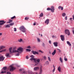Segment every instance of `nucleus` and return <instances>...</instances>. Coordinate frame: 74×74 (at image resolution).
<instances>
[{
  "mask_svg": "<svg viewBox=\"0 0 74 74\" xmlns=\"http://www.w3.org/2000/svg\"><path fill=\"white\" fill-rule=\"evenodd\" d=\"M16 47H14L13 48L12 53H16L19 52V53H22L23 52V49L21 47H20L17 49V50H16Z\"/></svg>",
  "mask_w": 74,
  "mask_h": 74,
  "instance_id": "obj_1",
  "label": "nucleus"
},
{
  "mask_svg": "<svg viewBox=\"0 0 74 74\" xmlns=\"http://www.w3.org/2000/svg\"><path fill=\"white\" fill-rule=\"evenodd\" d=\"M20 30L23 32V33H25L26 32V28L24 27L23 26H21L19 28Z\"/></svg>",
  "mask_w": 74,
  "mask_h": 74,
  "instance_id": "obj_2",
  "label": "nucleus"
},
{
  "mask_svg": "<svg viewBox=\"0 0 74 74\" xmlns=\"http://www.w3.org/2000/svg\"><path fill=\"white\" fill-rule=\"evenodd\" d=\"M40 59H36V62H34L35 66H38L40 64Z\"/></svg>",
  "mask_w": 74,
  "mask_h": 74,
  "instance_id": "obj_3",
  "label": "nucleus"
},
{
  "mask_svg": "<svg viewBox=\"0 0 74 74\" xmlns=\"http://www.w3.org/2000/svg\"><path fill=\"white\" fill-rule=\"evenodd\" d=\"M65 33L66 34H68V36H70V33L69 29H65Z\"/></svg>",
  "mask_w": 74,
  "mask_h": 74,
  "instance_id": "obj_4",
  "label": "nucleus"
},
{
  "mask_svg": "<svg viewBox=\"0 0 74 74\" xmlns=\"http://www.w3.org/2000/svg\"><path fill=\"white\" fill-rule=\"evenodd\" d=\"M10 71H12L15 69V68L12 66V65H10Z\"/></svg>",
  "mask_w": 74,
  "mask_h": 74,
  "instance_id": "obj_5",
  "label": "nucleus"
},
{
  "mask_svg": "<svg viewBox=\"0 0 74 74\" xmlns=\"http://www.w3.org/2000/svg\"><path fill=\"white\" fill-rule=\"evenodd\" d=\"M3 70L1 72V74H3V73H5L6 71L5 70L7 69V67H4L3 68Z\"/></svg>",
  "mask_w": 74,
  "mask_h": 74,
  "instance_id": "obj_6",
  "label": "nucleus"
},
{
  "mask_svg": "<svg viewBox=\"0 0 74 74\" xmlns=\"http://www.w3.org/2000/svg\"><path fill=\"white\" fill-rule=\"evenodd\" d=\"M28 73L29 74H38V73L36 72H33L32 71H29L28 72Z\"/></svg>",
  "mask_w": 74,
  "mask_h": 74,
  "instance_id": "obj_7",
  "label": "nucleus"
},
{
  "mask_svg": "<svg viewBox=\"0 0 74 74\" xmlns=\"http://www.w3.org/2000/svg\"><path fill=\"white\" fill-rule=\"evenodd\" d=\"M32 53L34 55H38V52L36 51H31Z\"/></svg>",
  "mask_w": 74,
  "mask_h": 74,
  "instance_id": "obj_8",
  "label": "nucleus"
},
{
  "mask_svg": "<svg viewBox=\"0 0 74 74\" xmlns=\"http://www.w3.org/2000/svg\"><path fill=\"white\" fill-rule=\"evenodd\" d=\"M5 23V21L4 22V21H0V26H2L3 25H4Z\"/></svg>",
  "mask_w": 74,
  "mask_h": 74,
  "instance_id": "obj_9",
  "label": "nucleus"
},
{
  "mask_svg": "<svg viewBox=\"0 0 74 74\" xmlns=\"http://www.w3.org/2000/svg\"><path fill=\"white\" fill-rule=\"evenodd\" d=\"M51 10L52 12H54V11H55V8L53 6H52L51 7Z\"/></svg>",
  "mask_w": 74,
  "mask_h": 74,
  "instance_id": "obj_10",
  "label": "nucleus"
},
{
  "mask_svg": "<svg viewBox=\"0 0 74 74\" xmlns=\"http://www.w3.org/2000/svg\"><path fill=\"white\" fill-rule=\"evenodd\" d=\"M40 68L38 67H35L34 68V71H38L39 70V69Z\"/></svg>",
  "mask_w": 74,
  "mask_h": 74,
  "instance_id": "obj_11",
  "label": "nucleus"
},
{
  "mask_svg": "<svg viewBox=\"0 0 74 74\" xmlns=\"http://www.w3.org/2000/svg\"><path fill=\"white\" fill-rule=\"evenodd\" d=\"M60 37H61V40H62V41L64 40V36H63V35H61L60 36Z\"/></svg>",
  "mask_w": 74,
  "mask_h": 74,
  "instance_id": "obj_12",
  "label": "nucleus"
},
{
  "mask_svg": "<svg viewBox=\"0 0 74 74\" xmlns=\"http://www.w3.org/2000/svg\"><path fill=\"white\" fill-rule=\"evenodd\" d=\"M4 57L3 56H1L0 57V61H3L4 60Z\"/></svg>",
  "mask_w": 74,
  "mask_h": 74,
  "instance_id": "obj_13",
  "label": "nucleus"
},
{
  "mask_svg": "<svg viewBox=\"0 0 74 74\" xmlns=\"http://www.w3.org/2000/svg\"><path fill=\"white\" fill-rule=\"evenodd\" d=\"M45 23H46L47 25H48V23H49V19H47L45 21Z\"/></svg>",
  "mask_w": 74,
  "mask_h": 74,
  "instance_id": "obj_14",
  "label": "nucleus"
},
{
  "mask_svg": "<svg viewBox=\"0 0 74 74\" xmlns=\"http://www.w3.org/2000/svg\"><path fill=\"white\" fill-rule=\"evenodd\" d=\"M5 56L7 58H9L10 57V53H7L5 54Z\"/></svg>",
  "mask_w": 74,
  "mask_h": 74,
  "instance_id": "obj_15",
  "label": "nucleus"
},
{
  "mask_svg": "<svg viewBox=\"0 0 74 74\" xmlns=\"http://www.w3.org/2000/svg\"><path fill=\"white\" fill-rule=\"evenodd\" d=\"M5 48V47L4 46H0V50H1V49H4V48Z\"/></svg>",
  "mask_w": 74,
  "mask_h": 74,
  "instance_id": "obj_16",
  "label": "nucleus"
},
{
  "mask_svg": "<svg viewBox=\"0 0 74 74\" xmlns=\"http://www.w3.org/2000/svg\"><path fill=\"white\" fill-rule=\"evenodd\" d=\"M56 50H54L53 51L52 53V55L53 56V55H55V53H56Z\"/></svg>",
  "mask_w": 74,
  "mask_h": 74,
  "instance_id": "obj_17",
  "label": "nucleus"
},
{
  "mask_svg": "<svg viewBox=\"0 0 74 74\" xmlns=\"http://www.w3.org/2000/svg\"><path fill=\"white\" fill-rule=\"evenodd\" d=\"M12 47H10L9 49V51L10 53H12V52L11 51V50H12Z\"/></svg>",
  "mask_w": 74,
  "mask_h": 74,
  "instance_id": "obj_18",
  "label": "nucleus"
},
{
  "mask_svg": "<svg viewBox=\"0 0 74 74\" xmlns=\"http://www.w3.org/2000/svg\"><path fill=\"white\" fill-rule=\"evenodd\" d=\"M58 43L57 42H54L53 43V44L55 47H58Z\"/></svg>",
  "mask_w": 74,
  "mask_h": 74,
  "instance_id": "obj_19",
  "label": "nucleus"
},
{
  "mask_svg": "<svg viewBox=\"0 0 74 74\" xmlns=\"http://www.w3.org/2000/svg\"><path fill=\"white\" fill-rule=\"evenodd\" d=\"M23 72H22L21 73L22 74H27V72L26 71H25V70H24V71H23Z\"/></svg>",
  "mask_w": 74,
  "mask_h": 74,
  "instance_id": "obj_20",
  "label": "nucleus"
},
{
  "mask_svg": "<svg viewBox=\"0 0 74 74\" xmlns=\"http://www.w3.org/2000/svg\"><path fill=\"white\" fill-rule=\"evenodd\" d=\"M30 60L31 61L34 60V62H36V58H32L30 59Z\"/></svg>",
  "mask_w": 74,
  "mask_h": 74,
  "instance_id": "obj_21",
  "label": "nucleus"
},
{
  "mask_svg": "<svg viewBox=\"0 0 74 74\" xmlns=\"http://www.w3.org/2000/svg\"><path fill=\"white\" fill-rule=\"evenodd\" d=\"M58 71H59V72H60V71H61V68L60 66L58 67Z\"/></svg>",
  "mask_w": 74,
  "mask_h": 74,
  "instance_id": "obj_22",
  "label": "nucleus"
},
{
  "mask_svg": "<svg viewBox=\"0 0 74 74\" xmlns=\"http://www.w3.org/2000/svg\"><path fill=\"white\" fill-rule=\"evenodd\" d=\"M42 74V70L40 69V72L38 74Z\"/></svg>",
  "mask_w": 74,
  "mask_h": 74,
  "instance_id": "obj_23",
  "label": "nucleus"
},
{
  "mask_svg": "<svg viewBox=\"0 0 74 74\" xmlns=\"http://www.w3.org/2000/svg\"><path fill=\"white\" fill-rule=\"evenodd\" d=\"M7 51L6 49H4L2 50V51H0V52H5Z\"/></svg>",
  "mask_w": 74,
  "mask_h": 74,
  "instance_id": "obj_24",
  "label": "nucleus"
},
{
  "mask_svg": "<svg viewBox=\"0 0 74 74\" xmlns=\"http://www.w3.org/2000/svg\"><path fill=\"white\" fill-rule=\"evenodd\" d=\"M16 53H18L16 54V56H19V55L20 53H22L17 52Z\"/></svg>",
  "mask_w": 74,
  "mask_h": 74,
  "instance_id": "obj_25",
  "label": "nucleus"
},
{
  "mask_svg": "<svg viewBox=\"0 0 74 74\" xmlns=\"http://www.w3.org/2000/svg\"><path fill=\"white\" fill-rule=\"evenodd\" d=\"M10 27V24H8L6 25V26H5V27Z\"/></svg>",
  "mask_w": 74,
  "mask_h": 74,
  "instance_id": "obj_26",
  "label": "nucleus"
},
{
  "mask_svg": "<svg viewBox=\"0 0 74 74\" xmlns=\"http://www.w3.org/2000/svg\"><path fill=\"white\" fill-rule=\"evenodd\" d=\"M60 60L61 62V63H63V60H62V58L60 57Z\"/></svg>",
  "mask_w": 74,
  "mask_h": 74,
  "instance_id": "obj_27",
  "label": "nucleus"
},
{
  "mask_svg": "<svg viewBox=\"0 0 74 74\" xmlns=\"http://www.w3.org/2000/svg\"><path fill=\"white\" fill-rule=\"evenodd\" d=\"M67 44H68V45H69L70 46H71V44H70V42H69V41H67Z\"/></svg>",
  "mask_w": 74,
  "mask_h": 74,
  "instance_id": "obj_28",
  "label": "nucleus"
},
{
  "mask_svg": "<svg viewBox=\"0 0 74 74\" xmlns=\"http://www.w3.org/2000/svg\"><path fill=\"white\" fill-rule=\"evenodd\" d=\"M64 60L67 61L68 60L67 58H66V57L65 56L64 58Z\"/></svg>",
  "mask_w": 74,
  "mask_h": 74,
  "instance_id": "obj_29",
  "label": "nucleus"
},
{
  "mask_svg": "<svg viewBox=\"0 0 74 74\" xmlns=\"http://www.w3.org/2000/svg\"><path fill=\"white\" fill-rule=\"evenodd\" d=\"M47 59L48 60L49 62H51V58H50V57H48L47 58Z\"/></svg>",
  "mask_w": 74,
  "mask_h": 74,
  "instance_id": "obj_30",
  "label": "nucleus"
},
{
  "mask_svg": "<svg viewBox=\"0 0 74 74\" xmlns=\"http://www.w3.org/2000/svg\"><path fill=\"white\" fill-rule=\"evenodd\" d=\"M22 40H23L21 38L20 39H18V42H22Z\"/></svg>",
  "mask_w": 74,
  "mask_h": 74,
  "instance_id": "obj_31",
  "label": "nucleus"
},
{
  "mask_svg": "<svg viewBox=\"0 0 74 74\" xmlns=\"http://www.w3.org/2000/svg\"><path fill=\"white\" fill-rule=\"evenodd\" d=\"M66 15V14H65V13H64L62 14V16L64 17Z\"/></svg>",
  "mask_w": 74,
  "mask_h": 74,
  "instance_id": "obj_32",
  "label": "nucleus"
},
{
  "mask_svg": "<svg viewBox=\"0 0 74 74\" xmlns=\"http://www.w3.org/2000/svg\"><path fill=\"white\" fill-rule=\"evenodd\" d=\"M43 13H42L40 14V17H42V16H43Z\"/></svg>",
  "mask_w": 74,
  "mask_h": 74,
  "instance_id": "obj_33",
  "label": "nucleus"
},
{
  "mask_svg": "<svg viewBox=\"0 0 74 74\" xmlns=\"http://www.w3.org/2000/svg\"><path fill=\"white\" fill-rule=\"evenodd\" d=\"M12 22V20L11 19H9V21L8 22V23H11V22Z\"/></svg>",
  "mask_w": 74,
  "mask_h": 74,
  "instance_id": "obj_34",
  "label": "nucleus"
},
{
  "mask_svg": "<svg viewBox=\"0 0 74 74\" xmlns=\"http://www.w3.org/2000/svg\"><path fill=\"white\" fill-rule=\"evenodd\" d=\"M29 56L30 58H34V56L33 55H30Z\"/></svg>",
  "mask_w": 74,
  "mask_h": 74,
  "instance_id": "obj_35",
  "label": "nucleus"
},
{
  "mask_svg": "<svg viewBox=\"0 0 74 74\" xmlns=\"http://www.w3.org/2000/svg\"><path fill=\"white\" fill-rule=\"evenodd\" d=\"M14 25V23H12L10 24H9V25H10V26H13Z\"/></svg>",
  "mask_w": 74,
  "mask_h": 74,
  "instance_id": "obj_36",
  "label": "nucleus"
},
{
  "mask_svg": "<svg viewBox=\"0 0 74 74\" xmlns=\"http://www.w3.org/2000/svg\"><path fill=\"white\" fill-rule=\"evenodd\" d=\"M26 50L27 51H28V52H30L31 51V49H27Z\"/></svg>",
  "mask_w": 74,
  "mask_h": 74,
  "instance_id": "obj_37",
  "label": "nucleus"
},
{
  "mask_svg": "<svg viewBox=\"0 0 74 74\" xmlns=\"http://www.w3.org/2000/svg\"><path fill=\"white\" fill-rule=\"evenodd\" d=\"M20 71H24V69H19Z\"/></svg>",
  "mask_w": 74,
  "mask_h": 74,
  "instance_id": "obj_38",
  "label": "nucleus"
},
{
  "mask_svg": "<svg viewBox=\"0 0 74 74\" xmlns=\"http://www.w3.org/2000/svg\"><path fill=\"white\" fill-rule=\"evenodd\" d=\"M37 40L38 42H40V38H37Z\"/></svg>",
  "mask_w": 74,
  "mask_h": 74,
  "instance_id": "obj_39",
  "label": "nucleus"
},
{
  "mask_svg": "<svg viewBox=\"0 0 74 74\" xmlns=\"http://www.w3.org/2000/svg\"><path fill=\"white\" fill-rule=\"evenodd\" d=\"M16 17L15 16H14L12 17H11V19H14V18H15Z\"/></svg>",
  "mask_w": 74,
  "mask_h": 74,
  "instance_id": "obj_40",
  "label": "nucleus"
},
{
  "mask_svg": "<svg viewBox=\"0 0 74 74\" xmlns=\"http://www.w3.org/2000/svg\"><path fill=\"white\" fill-rule=\"evenodd\" d=\"M26 48H28L29 49H31V47H30V46H27V47H26Z\"/></svg>",
  "mask_w": 74,
  "mask_h": 74,
  "instance_id": "obj_41",
  "label": "nucleus"
},
{
  "mask_svg": "<svg viewBox=\"0 0 74 74\" xmlns=\"http://www.w3.org/2000/svg\"><path fill=\"white\" fill-rule=\"evenodd\" d=\"M47 11H49L50 10H51V8H47Z\"/></svg>",
  "mask_w": 74,
  "mask_h": 74,
  "instance_id": "obj_42",
  "label": "nucleus"
},
{
  "mask_svg": "<svg viewBox=\"0 0 74 74\" xmlns=\"http://www.w3.org/2000/svg\"><path fill=\"white\" fill-rule=\"evenodd\" d=\"M52 37V38H56V36L53 35Z\"/></svg>",
  "mask_w": 74,
  "mask_h": 74,
  "instance_id": "obj_43",
  "label": "nucleus"
},
{
  "mask_svg": "<svg viewBox=\"0 0 74 74\" xmlns=\"http://www.w3.org/2000/svg\"><path fill=\"white\" fill-rule=\"evenodd\" d=\"M45 64H49V62H48V61H47L46 62Z\"/></svg>",
  "mask_w": 74,
  "mask_h": 74,
  "instance_id": "obj_44",
  "label": "nucleus"
},
{
  "mask_svg": "<svg viewBox=\"0 0 74 74\" xmlns=\"http://www.w3.org/2000/svg\"><path fill=\"white\" fill-rule=\"evenodd\" d=\"M43 58H44L45 60H47V57L44 56L43 57Z\"/></svg>",
  "mask_w": 74,
  "mask_h": 74,
  "instance_id": "obj_45",
  "label": "nucleus"
},
{
  "mask_svg": "<svg viewBox=\"0 0 74 74\" xmlns=\"http://www.w3.org/2000/svg\"><path fill=\"white\" fill-rule=\"evenodd\" d=\"M14 32H16V28H14Z\"/></svg>",
  "mask_w": 74,
  "mask_h": 74,
  "instance_id": "obj_46",
  "label": "nucleus"
},
{
  "mask_svg": "<svg viewBox=\"0 0 74 74\" xmlns=\"http://www.w3.org/2000/svg\"><path fill=\"white\" fill-rule=\"evenodd\" d=\"M7 74H11V73L10 72H7Z\"/></svg>",
  "mask_w": 74,
  "mask_h": 74,
  "instance_id": "obj_47",
  "label": "nucleus"
},
{
  "mask_svg": "<svg viewBox=\"0 0 74 74\" xmlns=\"http://www.w3.org/2000/svg\"><path fill=\"white\" fill-rule=\"evenodd\" d=\"M49 44H51V40H49Z\"/></svg>",
  "mask_w": 74,
  "mask_h": 74,
  "instance_id": "obj_48",
  "label": "nucleus"
},
{
  "mask_svg": "<svg viewBox=\"0 0 74 74\" xmlns=\"http://www.w3.org/2000/svg\"><path fill=\"white\" fill-rule=\"evenodd\" d=\"M29 19V18H28L27 17H25V20H27V19Z\"/></svg>",
  "mask_w": 74,
  "mask_h": 74,
  "instance_id": "obj_49",
  "label": "nucleus"
},
{
  "mask_svg": "<svg viewBox=\"0 0 74 74\" xmlns=\"http://www.w3.org/2000/svg\"><path fill=\"white\" fill-rule=\"evenodd\" d=\"M61 7H61V6H60L58 7V9H60V8H61Z\"/></svg>",
  "mask_w": 74,
  "mask_h": 74,
  "instance_id": "obj_50",
  "label": "nucleus"
},
{
  "mask_svg": "<svg viewBox=\"0 0 74 74\" xmlns=\"http://www.w3.org/2000/svg\"><path fill=\"white\" fill-rule=\"evenodd\" d=\"M57 50H58L59 51V52H61V50H60V49H57Z\"/></svg>",
  "mask_w": 74,
  "mask_h": 74,
  "instance_id": "obj_51",
  "label": "nucleus"
},
{
  "mask_svg": "<svg viewBox=\"0 0 74 74\" xmlns=\"http://www.w3.org/2000/svg\"><path fill=\"white\" fill-rule=\"evenodd\" d=\"M39 51L40 52H41V53H43V52H42V51L41 50H39Z\"/></svg>",
  "mask_w": 74,
  "mask_h": 74,
  "instance_id": "obj_52",
  "label": "nucleus"
},
{
  "mask_svg": "<svg viewBox=\"0 0 74 74\" xmlns=\"http://www.w3.org/2000/svg\"><path fill=\"white\" fill-rule=\"evenodd\" d=\"M61 10H63V8L62 7L61 8Z\"/></svg>",
  "mask_w": 74,
  "mask_h": 74,
  "instance_id": "obj_53",
  "label": "nucleus"
},
{
  "mask_svg": "<svg viewBox=\"0 0 74 74\" xmlns=\"http://www.w3.org/2000/svg\"><path fill=\"white\" fill-rule=\"evenodd\" d=\"M40 69H42V66L41 65H40Z\"/></svg>",
  "mask_w": 74,
  "mask_h": 74,
  "instance_id": "obj_54",
  "label": "nucleus"
},
{
  "mask_svg": "<svg viewBox=\"0 0 74 74\" xmlns=\"http://www.w3.org/2000/svg\"><path fill=\"white\" fill-rule=\"evenodd\" d=\"M67 17L66 16L65 17V19L66 20H67Z\"/></svg>",
  "mask_w": 74,
  "mask_h": 74,
  "instance_id": "obj_55",
  "label": "nucleus"
},
{
  "mask_svg": "<svg viewBox=\"0 0 74 74\" xmlns=\"http://www.w3.org/2000/svg\"><path fill=\"white\" fill-rule=\"evenodd\" d=\"M26 59H29V57H28V56H26Z\"/></svg>",
  "mask_w": 74,
  "mask_h": 74,
  "instance_id": "obj_56",
  "label": "nucleus"
},
{
  "mask_svg": "<svg viewBox=\"0 0 74 74\" xmlns=\"http://www.w3.org/2000/svg\"><path fill=\"white\" fill-rule=\"evenodd\" d=\"M36 25V23H34L33 25H34V26H35Z\"/></svg>",
  "mask_w": 74,
  "mask_h": 74,
  "instance_id": "obj_57",
  "label": "nucleus"
},
{
  "mask_svg": "<svg viewBox=\"0 0 74 74\" xmlns=\"http://www.w3.org/2000/svg\"><path fill=\"white\" fill-rule=\"evenodd\" d=\"M55 70V69H54L53 70V72H54Z\"/></svg>",
  "mask_w": 74,
  "mask_h": 74,
  "instance_id": "obj_58",
  "label": "nucleus"
},
{
  "mask_svg": "<svg viewBox=\"0 0 74 74\" xmlns=\"http://www.w3.org/2000/svg\"><path fill=\"white\" fill-rule=\"evenodd\" d=\"M3 34L2 33H0V36H2Z\"/></svg>",
  "mask_w": 74,
  "mask_h": 74,
  "instance_id": "obj_59",
  "label": "nucleus"
},
{
  "mask_svg": "<svg viewBox=\"0 0 74 74\" xmlns=\"http://www.w3.org/2000/svg\"><path fill=\"white\" fill-rule=\"evenodd\" d=\"M53 67L54 69H55V66L54 65L53 66Z\"/></svg>",
  "mask_w": 74,
  "mask_h": 74,
  "instance_id": "obj_60",
  "label": "nucleus"
},
{
  "mask_svg": "<svg viewBox=\"0 0 74 74\" xmlns=\"http://www.w3.org/2000/svg\"><path fill=\"white\" fill-rule=\"evenodd\" d=\"M70 20H71V19H73V18H70Z\"/></svg>",
  "mask_w": 74,
  "mask_h": 74,
  "instance_id": "obj_61",
  "label": "nucleus"
},
{
  "mask_svg": "<svg viewBox=\"0 0 74 74\" xmlns=\"http://www.w3.org/2000/svg\"><path fill=\"white\" fill-rule=\"evenodd\" d=\"M41 37H42V34H41Z\"/></svg>",
  "mask_w": 74,
  "mask_h": 74,
  "instance_id": "obj_62",
  "label": "nucleus"
},
{
  "mask_svg": "<svg viewBox=\"0 0 74 74\" xmlns=\"http://www.w3.org/2000/svg\"><path fill=\"white\" fill-rule=\"evenodd\" d=\"M73 34H74V30L73 31Z\"/></svg>",
  "mask_w": 74,
  "mask_h": 74,
  "instance_id": "obj_63",
  "label": "nucleus"
},
{
  "mask_svg": "<svg viewBox=\"0 0 74 74\" xmlns=\"http://www.w3.org/2000/svg\"><path fill=\"white\" fill-rule=\"evenodd\" d=\"M67 23H68V24H69V22H68Z\"/></svg>",
  "mask_w": 74,
  "mask_h": 74,
  "instance_id": "obj_64",
  "label": "nucleus"
}]
</instances>
